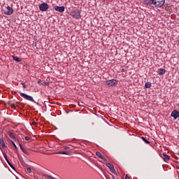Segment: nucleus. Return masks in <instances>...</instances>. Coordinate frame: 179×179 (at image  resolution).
I'll list each match as a JSON object with an SVG mask.
<instances>
[{"label":"nucleus","instance_id":"obj_26","mask_svg":"<svg viewBox=\"0 0 179 179\" xmlns=\"http://www.w3.org/2000/svg\"><path fill=\"white\" fill-rule=\"evenodd\" d=\"M24 139H25V141H30V137L25 136Z\"/></svg>","mask_w":179,"mask_h":179},{"label":"nucleus","instance_id":"obj_19","mask_svg":"<svg viewBox=\"0 0 179 179\" xmlns=\"http://www.w3.org/2000/svg\"><path fill=\"white\" fill-rule=\"evenodd\" d=\"M141 139L145 142V143H147V145H150V141H148L146 138L142 137Z\"/></svg>","mask_w":179,"mask_h":179},{"label":"nucleus","instance_id":"obj_8","mask_svg":"<svg viewBox=\"0 0 179 179\" xmlns=\"http://www.w3.org/2000/svg\"><path fill=\"white\" fill-rule=\"evenodd\" d=\"M96 156H97V157H99L101 160H103V162H107V159H106V157H104V156H103V155H101V152L97 151L96 152Z\"/></svg>","mask_w":179,"mask_h":179},{"label":"nucleus","instance_id":"obj_13","mask_svg":"<svg viewBox=\"0 0 179 179\" xmlns=\"http://www.w3.org/2000/svg\"><path fill=\"white\" fill-rule=\"evenodd\" d=\"M0 145L3 149L6 148V145H5V141H3V138H0Z\"/></svg>","mask_w":179,"mask_h":179},{"label":"nucleus","instance_id":"obj_23","mask_svg":"<svg viewBox=\"0 0 179 179\" xmlns=\"http://www.w3.org/2000/svg\"><path fill=\"white\" fill-rule=\"evenodd\" d=\"M11 143H12L13 146H14L15 149L17 150V146H16V144H15V143L13 141H11Z\"/></svg>","mask_w":179,"mask_h":179},{"label":"nucleus","instance_id":"obj_6","mask_svg":"<svg viewBox=\"0 0 179 179\" xmlns=\"http://www.w3.org/2000/svg\"><path fill=\"white\" fill-rule=\"evenodd\" d=\"M106 166L108 167L111 173H113V174H117V171H115V169H114V165H113V164L109 162H106Z\"/></svg>","mask_w":179,"mask_h":179},{"label":"nucleus","instance_id":"obj_22","mask_svg":"<svg viewBox=\"0 0 179 179\" xmlns=\"http://www.w3.org/2000/svg\"><path fill=\"white\" fill-rule=\"evenodd\" d=\"M57 155H69V152L63 151V152H57Z\"/></svg>","mask_w":179,"mask_h":179},{"label":"nucleus","instance_id":"obj_10","mask_svg":"<svg viewBox=\"0 0 179 179\" xmlns=\"http://www.w3.org/2000/svg\"><path fill=\"white\" fill-rule=\"evenodd\" d=\"M171 117H173L174 120H177L179 117V112L178 110L172 111L171 114Z\"/></svg>","mask_w":179,"mask_h":179},{"label":"nucleus","instance_id":"obj_31","mask_svg":"<svg viewBox=\"0 0 179 179\" xmlns=\"http://www.w3.org/2000/svg\"><path fill=\"white\" fill-rule=\"evenodd\" d=\"M45 85H47V83H44Z\"/></svg>","mask_w":179,"mask_h":179},{"label":"nucleus","instance_id":"obj_7","mask_svg":"<svg viewBox=\"0 0 179 179\" xmlns=\"http://www.w3.org/2000/svg\"><path fill=\"white\" fill-rule=\"evenodd\" d=\"M20 96H21V97H23V99H25V100H28L29 101H34V99L31 96H29L24 93H20Z\"/></svg>","mask_w":179,"mask_h":179},{"label":"nucleus","instance_id":"obj_27","mask_svg":"<svg viewBox=\"0 0 179 179\" xmlns=\"http://www.w3.org/2000/svg\"><path fill=\"white\" fill-rule=\"evenodd\" d=\"M21 85H22L24 89H26V85L24 84V83H22Z\"/></svg>","mask_w":179,"mask_h":179},{"label":"nucleus","instance_id":"obj_1","mask_svg":"<svg viewBox=\"0 0 179 179\" xmlns=\"http://www.w3.org/2000/svg\"><path fill=\"white\" fill-rule=\"evenodd\" d=\"M118 85V81L115 79L108 80L105 81V85L108 87H114Z\"/></svg>","mask_w":179,"mask_h":179},{"label":"nucleus","instance_id":"obj_15","mask_svg":"<svg viewBox=\"0 0 179 179\" xmlns=\"http://www.w3.org/2000/svg\"><path fill=\"white\" fill-rule=\"evenodd\" d=\"M3 157L4 159H6L7 163L9 164V166L12 167V169H13V165H12V164H10V162H9V159H8V155H6V154H3Z\"/></svg>","mask_w":179,"mask_h":179},{"label":"nucleus","instance_id":"obj_14","mask_svg":"<svg viewBox=\"0 0 179 179\" xmlns=\"http://www.w3.org/2000/svg\"><path fill=\"white\" fill-rule=\"evenodd\" d=\"M164 73H166V69H159L158 70V75L162 76V75H164Z\"/></svg>","mask_w":179,"mask_h":179},{"label":"nucleus","instance_id":"obj_24","mask_svg":"<svg viewBox=\"0 0 179 179\" xmlns=\"http://www.w3.org/2000/svg\"><path fill=\"white\" fill-rule=\"evenodd\" d=\"M27 173H31V168H27Z\"/></svg>","mask_w":179,"mask_h":179},{"label":"nucleus","instance_id":"obj_28","mask_svg":"<svg viewBox=\"0 0 179 179\" xmlns=\"http://www.w3.org/2000/svg\"><path fill=\"white\" fill-rule=\"evenodd\" d=\"M125 179H131V178L129 177V176L126 175V176H125Z\"/></svg>","mask_w":179,"mask_h":179},{"label":"nucleus","instance_id":"obj_21","mask_svg":"<svg viewBox=\"0 0 179 179\" xmlns=\"http://www.w3.org/2000/svg\"><path fill=\"white\" fill-rule=\"evenodd\" d=\"M10 106L13 109V110H16V108H17V107H19L17 105H15V103H11L10 105Z\"/></svg>","mask_w":179,"mask_h":179},{"label":"nucleus","instance_id":"obj_17","mask_svg":"<svg viewBox=\"0 0 179 179\" xmlns=\"http://www.w3.org/2000/svg\"><path fill=\"white\" fill-rule=\"evenodd\" d=\"M8 135L11 139H13V141H16V136H15V133L10 132L8 133Z\"/></svg>","mask_w":179,"mask_h":179},{"label":"nucleus","instance_id":"obj_29","mask_svg":"<svg viewBox=\"0 0 179 179\" xmlns=\"http://www.w3.org/2000/svg\"><path fill=\"white\" fill-rule=\"evenodd\" d=\"M68 149H70L69 147H64V150H68Z\"/></svg>","mask_w":179,"mask_h":179},{"label":"nucleus","instance_id":"obj_9","mask_svg":"<svg viewBox=\"0 0 179 179\" xmlns=\"http://www.w3.org/2000/svg\"><path fill=\"white\" fill-rule=\"evenodd\" d=\"M55 10H56L57 12H61V13L65 12V7L56 6H55Z\"/></svg>","mask_w":179,"mask_h":179},{"label":"nucleus","instance_id":"obj_4","mask_svg":"<svg viewBox=\"0 0 179 179\" xmlns=\"http://www.w3.org/2000/svg\"><path fill=\"white\" fill-rule=\"evenodd\" d=\"M48 8H49V6L47 3H43L39 5V10L41 12H47V10H48Z\"/></svg>","mask_w":179,"mask_h":179},{"label":"nucleus","instance_id":"obj_30","mask_svg":"<svg viewBox=\"0 0 179 179\" xmlns=\"http://www.w3.org/2000/svg\"><path fill=\"white\" fill-rule=\"evenodd\" d=\"M41 83V80H38V84L40 85Z\"/></svg>","mask_w":179,"mask_h":179},{"label":"nucleus","instance_id":"obj_2","mask_svg":"<svg viewBox=\"0 0 179 179\" xmlns=\"http://www.w3.org/2000/svg\"><path fill=\"white\" fill-rule=\"evenodd\" d=\"M166 0H154L152 5H154L155 8H162Z\"/></svg>","mask_w":179,"mask_h":179},{"label":"nucleus","instance_id":"obj_11","mask_svg":"<svg viewBox=\"0 0 179 179\" xmlns=\"http://www.w3.org/2000/svg\"><path fill=\"white\" fill-rule=\"evenodd\" d=\"M20 148L22 150V152H23V153H24V155H27L29 156V155H30V153L29 152V151H27V148H23V146L22 145V144L19 143Z\"/></svg>","mask_w":179,"mask_h":179},{"label":"nucleus","instance_id":"obj_25","mask_svg":"<svg viewBox=\"0 0 179 179\" xmlns=\"http://www.w3.org/2000/svg\"><path fill=\"white\" fill-rule=\"evenodd\" d=\"M32 125H34L35 127H37V122L34 120V122H32Z\"/></svg>","mask_w":179,"mask_h":179},{"label":"nucleus","instance_id":"obj_16","mask_svg":"<svg viewBox=\"0 0 179 179\" xmlns=\"http://www.w3.org/2000/svg\"><path fill=\"white\" fill-rule=\"evenodd\" d=\"M154 0H143L145 5H153Z\"/></svg>","mask_w":179,"mask_h":179},{"label":"nucleus","instance_id":"obj_5","mask_svg":"<svg viewBox=\"0 0 179 179\" xmlns=\"http://www.w3.org/2000/svg\"><path fill=\"white\" fill-rule=\"evenodd\" d=\"M3 13L5 15H12V13H13V8H12L10 6H7L4 10H3Z\"/></svg>","mask_w":179,"mask_h":179},{"label":"nucleus","instance_id":"obj_20","mask_svg":"<svg viewBox=\"0 0 179 179\" xmlns=\"http://www.w3.org/2000/svg\"><path fill=\"white\" fill-rule=\"evenodd\" d=\"M152 87V83H146L145 84V87L146 88V89H150V87Z\"/></svg>","mask_w":179,"mask_h":179},{"label":"nucleus","instance_id":"obj_3","mask_svg":"<svg viewBox=\"0 0 179 179\" xmlns=\"http://www.w3.org/2000/svg\"><path fill=\"white\" fill-rule=\"evenodd\" d=\"M70 15L72 17H74V19H80V11H79V10H72Z\"/></svg>","mask_w":179,"mask_h":179},{"label":"nucleus","instance_id":"obj_32","mask_svg":"<svg viewBox=\"0 0 179 179\" xmlns=\"http://www.w3.org/2000/svg\"><path fill=\"white\" fill-rule=\"evenodd\" d=\"M102 1H103V2H104V1H106V0H102Z\"/></svg>","mask_w":179,"mask_h":179},{"label":"nucleus","instance_id":"obj_12","mask_svg":"<svg viewBox=\"0 0 179 179\" xmlns=\"http://www.w3.org/2000/svg\"><path fill=\"white\" fill-rule=\"evenodd\" d=\"M162 159L166 162H169L170 160V156H169L166 153H162Z\"/></svg>","mask_w":179,"mask_h":179},{"label":"nucleus","instance_id":"obj_18","mask_svg":"<svg viewBox=\"0 0 179 179\" xmlns=\"http://www.w3.org/2000/svg\"><path fill=\"white\" fill-rule=\"evenodd\" d=\"M13 59L14 61H16V62H20L22 61L20 58L17 57V56H13Z\"/></svg>","mask_w":179,"mask_h":179}]
</instances>
